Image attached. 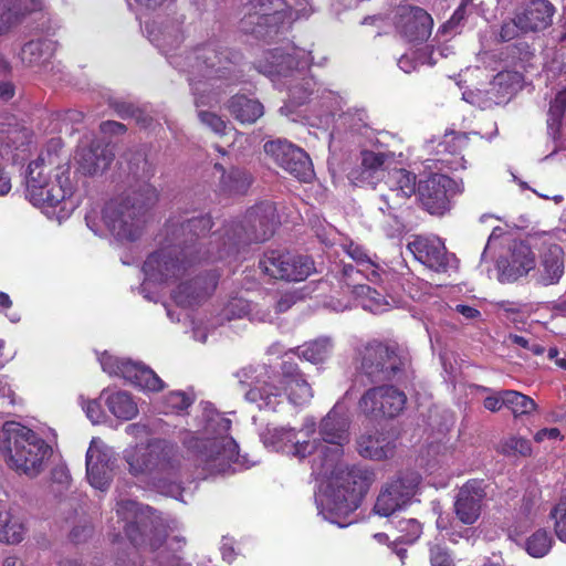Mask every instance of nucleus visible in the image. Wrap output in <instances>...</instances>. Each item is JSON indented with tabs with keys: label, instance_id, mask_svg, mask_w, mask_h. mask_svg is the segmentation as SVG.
Listing matches in <instances>:
<instances>
[{
	"label": "nucleus",
	"instance_id": "a18cd8bd",
	"mask_svg": "<svg viewBox=\"0 0 566 566\" xmlns=\"http://www.w3.org/2000/svg\"><path fill=\"white\" fill-rule=\"evenodd\" d=\"M552 546V537L544 530L533 533L526 541V551L533 557L545 556Z\"/></svg>",
	"mask_w": 566,
	"mask_h": 566
},
{
	"label": "nucleus",
	"instance_id": "412c9836",
	"mask_svg": "<svg viewBox=\"0 0 566 566\" xmlns=\"http://www.w3.org/2000/svg\"><path fill=\"white\" fill-rule=\"evenodd\" d=\"M101 364L104 371L109 375L120 376L136 387L150 391H160L164 389V381L147 366L109 355H104L101 359Z\"/></svg>",
	"mask_w": 566,
	"mask_h": 566
},
{
	"label": "nucleus",
	"instance_id": "423d86ee",
	"mask_svg": "<svg viewBox=\"0 0 566 566\" xmlns=\"http://www.w3.org/2000/svg\"><path fill=\"white\" fill-rule=\"evenodd\" d=\"M207 429L218 432L216 437H188L184 444L192 453L195 461L208 474L226 473L239 457V446L229 434L231 420L218 416L208 421Z\"/></svg>",
	"mask_w": 566,
	"mask_h": 566
},
{
	"label": "nucleus",
	"instance_id": "4c0bfd02",
	"mask_svg": "<svg viewBox=\"0 0 566 566\" xmlns=\"http://www.w3.org/2000/svg\"><path fill=\"white\" fill-rule=\"evenodd\" d=\"M542 280L545 285L555 284L564 273L563 250L558 245L551 247L543 255Z\"/></svg>",
	"mask_w": 566,
	"mask_h": 566
},
{
	"label": "nucleus",
	"instance_id": "473e14b6",
	"mask_svg": "<svg viewBox=\"0 0 566 566\" xmlns=\"http://www.w3.org/2000/svg\"><path fill=\"white\" fill-rule=\"evenodd\" d=\"M186 538L181 536L167 535L163 546L155 551V559L159 566H190L186 560Z\"/></svg>",
	"mask_w": 566,
	"mask_h": 566
},
{
	"label": "nucleus",
	"instance_id": "c03bdc74",
	"mask_svg": "<svg viewBox=\"0 0 566 566\" xmlns=\"http://www.w3.org/2000/svg\"><path fill=\"white\" fill-rule=\"evenodd\" d=\"M564 117L566 118V90L558 92L549 103L547 113L548 128L554 133L558 132Z\"/></svg>",
	"mask_w": 566,
	"mask_h": 566
},
{
	"label": "nucleus",
	"instance_id": "864d4df0",
	"mask_svg": "<svg viewBox=\"0 0 566 566\" xmlns=\"http://www.w3.org/2000/svg\"><path fill=\"white\" fill-rule=\"evenodd\" d=\"M431 566H455L449 548L441 544L431 545L429 548Z\"/></svg>",
	"mask_w": 566,
	"mask_h": 566
},
{
	"label": "nucleus",
	"instance_id": "6e6d98bb",
	"mask_svg": "<svg viewBox=\"0 0 566 566\" xmlns=\"http://www.w3.org/2000/svg\"><path fill=\"white\" fill-rule=\"evenodd\" d=\"M272 438L274 443L279 444L281 448L286 447L287 443L291 446L296 441V431L293 428H276L272 433Z\"/></svg>",
	"mask_w": 566,
	"mask_h": 566
},
{
	"label": "nucleus",
	"instance_id": "13d9d810",
	"mask_svg": "<svg viewBox=\"0 0 566 566\" xmlns=\"http://www.w3.org/2000/svg\"><path fill=\"white\" fill-rule=\"evenodd\" d=\"M510 340L524 348V349H527L530 350L533 355L535 356H539V355H543L545 353V348L544 346H542L541 344L538 343H532L530 342V339H527L526 337L524 336H521V335H516V334H511L509 336Z\"/></svg>",
	"mask_w": 566,
	"mask_h": 566
},
{
	"label": "nucleus",
	"instance_id": "bf43d9fd",
	"mask_svg": "<svg viewBox=\"0 0 566 566\" xmlns=\"http://www.w3.org/2000/svg\"><path fill=\"white\" fill-rule=\"evenodd\" d=\"M168 403L177 410H186L192 405V399L184 391H172L169 394Z\"/></svg>",
	"mask_w": 566,
	"mask_h": 566
},
{
	"label": "nucleus",
	"instance_id": "c756f323",
	"mask_svg": "<svg viewBox=\"0 0 566 566\" xmlns=\"http://www.w3.org/2000/svg\"><path fill=\"white\" fill-rule=\"evenodd\" d=\"M535 266V258L531 249L521 244L512 251L507 264L500 273L501 282H514L527 274Z\"/></svg>",
	"mask_w": 566,
	"mask_h": 566
},
{
	"label": "nucleus",
	"instance_id": "ea45409f",
	"mask_svg": "<svg viewBox=\"0 0 566 566\" xmlns=\"http://www.w3.org/2000/svg\"><path fill=\"white\" fill-rule=\"evenodd\" d=\"M354 293L361 298L363 308L374 314L381 313L388 305L385 297L367 284L357 283Z\"/></svg>",
	"mask_w": 566,
	"mask_h": 566
},
{
	"label": "nucleus",
	"instance_id": "2f4dec72",
	"mask_svg": "<svg viewBox=\"0 0 566 566\" xmlns=\"http://www.w3.org/2000/svg\"><path fill=\"white\" fill-rule=\"evenodd\" d=\"M227 109L241 124H254L264 113L263 105L254 98L237 94L227 102Z\"/></svg>",
	"mask_w": 566,
	"mask_h": 566
},
{
	"label": "nucleus",
	"instance_id": "8fccbe9b",
	"mask_svg": "<svg viewBox=\"0 0 566 566\" xmlns=\"http://www.w3.org/2000/svg\"><path fill=\"white\" fill-rule=\"evenodd\" d=\"M198 118L203 125L209 127L214 134L219 136H224L227 135L228 129H233L229 126L228 122L212 112L200 111L198 112Z\"/></svg>",
	"mask_w": 566,
	"mask_h": 566
},
{
	"label": "nucleus",
	"instance_id": "58836bf2",
	"mask_svg": "<svg viewBox=\"0 0 566 566\" xmlns=\"http://www.w3.org/2000/svg\"><path fill=\"white\" fill-rule=\"evenodd\" d=\"M108 410L118 419L130 420L137 412V406L132 396L125 391H117L106 399Z\"/></svg>",
	"mask_w": 566,
	"mask_h": 566
},
{
	"label": "nucleus",
	"instance_id": "b1692460",
	"mask_svg": "<svg viewBox=\"0 0 566 566\" xmlns=\"http://www.w3.org/2000/svg\"><path fill=\"white\" fill-rule=\"evenodd\" d=\"M319 434L322 439L333 448H325V455L331 462L337 461L343 454V446L348 441L347 420L334 411H329L319 424Z\"/></svg>",
	"mask_w": 566,
	"mask_h": 566
},
{
	"label": "nucleus",
	"instance_id": "7ed1b4c3",
	"mask_svg": "<svg viewBox=\"0 0 566 566\" xmlns=\"http://www.w3.org/2000/svg\"><path fill=\"white\" fill-rule=\"evenodd\" d=\"M280 223L276 208L271 201H262L249 208L240 221H230L210 235L209 244L216 245L217 258L235 255L240 247L270 240Z\"/></svg>",
	"mask_w": 566,
	"mask_h": 566
},
{
	"label": "nucleus",
	"instance_id": "6e6552de",
	"mask_svg": "<svg viewBox=\"0 0 566 566\" xmlns=\"http://www.w3.org/2000/svg\"><path fill=\"white\" fill-rule=\"evenodd\" d=\"M280 386L266 380L256 382L245 392V399L255 403L260 410L275 411L282 402L283 392L290 402L302 406L312 398V389L296 363L284 360L281 364Z\"/></svg>",
	"mask_w": 566,
	"mask_h": 566
},
{
	"label": "nucleus",
	"instance_id": "9d476101",
	"mask_svg": "<svg viewBox=\"0 0 566 566\" xmlns=\"http://www.w3.org/2000/svg\"><path fill=\"white\" fill-rule=\"evenodd\" d=\"M294 20L293 7L286 0H249L240 23L245 35H276Z\"/></svg>",
	"mask_w": 566,
	"mask_h": 566
},
{
	"label": "nucleus",
	"instance_id": "f03ea898",
	"mask_svg": "<svg viewBox=\"0 0 566 566\" xmlns=\"http://www.w3.org/2000/svg\"><path fill=\"white\" fill-rule=\"evenodd\" d=\"M71 159L62 139H51L40 156L28 166L27 197L35 207L55 208L71 213L74 185L71 180Z\"/></svg>",
	"mask_w": 566,
	"mask_h": 566
},
{
	"label": "nucleus",
	"instance_id": "338daca9",
	"mask_svg": "<svg viewBox=\"0 0 566 566\" xmlns=\"http://www.w3.org/2000/svg\"><path fill=\"white\" fill-rule=\"evenodd\" d=\"M99 129L103 134L120 135L126 132V126L115 120H105L101 123Z\"/></svg>",
	"mask_w": 566,
	"mask_h": 566
},
{
	"label": "nucleus",
	"instance_id": "ddd939ff",
	"mask_svg": "<svg viewBox=\"0 0 566 566\" xmlns=\"http://www.w3.org/2000/svg\"><path fill=\"white\" fill-rule=\"evenodd\" d=\"M258 266L269 279L284 282H302L315 272V263L311 256L282 249L264 251Z\"/></svg>",
	"mask_w": 566,
	"mask_h": 566
},
{
	"label": "nucleus",
	"instance_id": "49530a36",
	"mask_svg": "<svg viewBox=\"0 0 566 566\" xmlns=\"http://www.w3.org/2000/svg\"><path fill=\"white\" fill-rule=\"evenodd\" d=\"M14 145L8 133L0 132V196H6L11 190V179L8 172L4 170L2 159L8 155Z\"/></svg>",
	"mask_w": 566,
	"mask_h": 566
},
{
	"label": "nucleus",
	"instance_id": "cd10ccee",
	"mask_svg": "<svg viewBox=\"0 0 566 566\" xmlns=\"http://www.w3.org/2000/svg\"><path fill=\"white\" fill-rule=\"evenodd\" d=\"M114 160V154L106 146L82 148L77 154V170L85 176H93L106 170Z\"/></svg>",
	"mask_w": 566,
	"mask_h": 566
},
{
	"label": "nucleus",
	"instance_id": "5701e85b",
	"mask_svg": "<svg viewBox=\"0 0 566 566\" xmlns=\"http://www.w3.org/2000/svg\"><path fill=\"white\" fill-rule=\"evenodd\" d=\"M219 273L208 271L180 283L172 292L175 303L182 307H192L212 295L219 282Z\"/></svg>",
	"mask_w": 566,
	"mask_h": 566
},
{
	"label": "nucleus",
	"instance_id": "37998d69",
	"mask_svg": "<svg viewBox=\"0 0 566 566\" xmlns=\"http://www.w3.org/2000/svg\"><path fill=\"white\" fill-rule=\"evenodd\" d=\"M433 161L439 170L458 171L467 168L464 155L460 153H450L449 150L436 148Z\"/></svg>",
	"mask_w": 566,
	"mask_h": 566
},
{
	"label": "nucleus",
	"instance_id": "39448f33",
	"mask_svg": "<svg viewBox=\"0 0 566 566\" xmlns=\"http://www.w3.org/2000/svg\"><path fill=\"white\" fill-rule=\"evenodd\" d=\"M0 452L10 469L34 478L43 471L44 460L52 449L32 429L6 421L0 430Z\"/></svg>",
	"mask_w": 566,
	"mask_h": 566
},
{
	"label": "nucleus",
	"instance_id": "de8ad7c7",
	"mask_svg": "<svg viewBox=\"0 0 566 566\" xmlns=\"http://www.w3.org/2000/svg\"><path fill=\"white\" fill-rule=\"evenodd\" d=\"M329 348L331 344L328 339H316L305 345L301 355L305 360L318 364L328 357Z\"/></svg>",
	"mask_w": 566,
	"mask_h": 566
},
{
	"label": "nucleus",
	"instance_id": "dca6fc26",
	"mask_svg": "<svg viewBox=\"0 0 566 566\" xmlns=\"http://www.w3.org/2000/svg\"><path fill=\"white\" fill-rule=\"evenodd\" d=\"M419 483L418 473H407L388 481L377 496L374 512L379 516H391L410 503Z\"/></svg>",
	"mask_w": 566,
	"mask_h": 566
},
{
	"label": "nucleus",
	"instance_id": "e433bc0d",
	"mask_svg": "<svg viewBox=\"0 0 566 566\" xmlns=\"http://www.w3.org/2000/svg\"><path fill=\"white\" fill-rule=\"evenodd\" d=\"M21 0H0V35L9 31L10 27L18 23L25 13L38 8L32 0L31 7L20 4Z\"/></svg>",
	"mask_w": 566,
	"mask_h": 566
},
{
	"label": "nucleus",
	"instance_id": "bb28decb",
	"mask_svg": "<svg viewBox=\"0 0 566 566\" xmlns=\"http://www.w3.org/2000/svg\"><path fill=\"white\" fill-rule=\"evenodd\" d=\"M105 452L92 444L86 451V476L90 484L101 491L109 488L112 482V469Z\"/></svg>",
	"mask_w": 566,
	"mask_h": 566
},
{
	"label": "nucleus",
	"instance_id": "09e8293b",
	"mask_svg": "<svg viewBox=\"0 0 566 566\" xmlns=\"http://www.w3.org/2000/svg\"><path fill=\"white\" fill-rule=\"evenodd\" d=\"M469 146V135L465 133H449L446 134L442 140L438 144L437 149L449 150L450 153L463 151Z\"/></svg>",
	"mask_w": 566,
	"mask_h": 566
},
{
	"label": "nucleus",
	"instance_id": "f8f14e48",
	"mask_svg": "<svg viewBox=\"0 0 566 566\" xmlns=\"http://www.w3.org/2000/svg\"><path fill=\"white\" fill-rule=\"evenodd\" d=\"M129 472L133 475L150 474L153 472L169 473L179 467L177 443L154 438L146 447H136L125 454Z\"/></svg>",
	"mask_w": 566,
	"mask_h": 566
},
{
	"label": "nucleus",
	"instance_id": "79ce46f5",
	"mask_svg": "<svg viewBox=\"0 0 566 566\" xmlns=\"http://www.w3.org/2000/svg\"><path fill=\"white\" fill-rule=\"evenodd\" d=\"M392 523L399 533L395 543L410 545L416 543L422 534V524L416 518H399Z\"/></svg>",
	"mask_w": 566,
	"mask_h": 566
},
{
	"label": "nucleus",
	"instance_id": "6ab92c4d",
	"mask_svg": "<svg viewBox=\"0 0 566 566\" xmlns=\"http://www.w3.org/2000/svg\"><path fill=\"white\" fill-rule=\"evenodd\" d=\"M266 154L290 175L302 182H308L314 177V169L310 156L300 147L287 142H268L264 145Z\"/></svg>",
	"mask_w": 566,
	"mask_h": 566
},
{
	"label": "nucleus",
	"instance_id": "a19ab883",
	"mask_svg": "<svg viewBox=\"0 0 566 566\" xmlns=\"http://www.w3.org/2000/svg\"><path fill=\"white\" fill-rule=\"evenodd\" d=\"M504 406L512 411L514 417L531 415L537 408L531 397L516 390H504Z\"/></svg>",
	"mask_w": 566,
	"mask_h": 566
},
{
	"label": "nucleus",
	"instance_id": "603ef678",
	"mask_svg": "<svg viewBox=\"0 0 566 566\" xmlns=\"http://www.w3.org/2000/svg\"><path fill=\"white\" fill-rule=\"evenodd\" d=\"M552 518L555 521V533L557 537L566 542V495L562 496L558 503L551 512Z\"/></svg>",
	"mask_w": 566,
	"mask_h": 566
},
{
	"label": "nucleus",
	"instance_id": "4468645a",
	"mask_svg": "<svg viewBox=\"0 0 566 566\" xmlns=\"http://www.w3.org/2000/svg\"><path fill=\"white\" fill-rule=\"evenodd\" d=\"M556 13L549 0H530L521 11L502 23L500 35H518V33H539L553 25Z\"/></svg>",
	"mask_w": 566,
	"mask_h": 566
},
{
	"label": "nucleus",
	"instance_id": "e2e57ef3",
	"mask_svg": "<svg viewBox=\"0 0 566 566\" xmlns=\"http://www.w3.org/2000/svg\"><path fill=\"white\" fill-rule=\"evenodd\" d=\"M342 273L344 279L346 280L347 285H356L359 283V277H363L364 274L361 270L356 269L352 264H344L342 269Z\"/></svg>",
	"mask_w": 566,
	"mask_h": 566
},
{
	"label": "nucleus",
	"instance_id": "a211bd4d",
	"mask_svg": "<svg viewBox=\"0 0 566 566\" xmlns=\"http://www.w3.org/2000/svg\"><path fill=\"white\" fill-rule=\"evenodd\" d=\"M407 248L416 260L437 273L458 269L459 260L455 254L448 252L440 238L418 235Z\"/></svg>",
	"mask_w": 566,
	"mask_h": 566
},
{
	"label": "nucleus",
	"instance_id": "774afa93",
	"mask_svg": "<svg viewBox=\"0 0 566 566\" xmlns=\"http://www.w3.org/2000/svg\"><path fill=\"white\" fill-rule=\"evenodd\" d=\"M483 406L492 412L499 411L504 406V390L500 391L496 396H488L483 401Z\"/></svg>",
	"mask_w": 566,
	"mask_h": 566
},
{
	"label": "nucleus",
	"instance_id": "680f3d73",
	"mask_svg": "<svg viewBox=\"0 0 566 566\" xmlns=\"http://www.w3.org/2000/svg\"><path fill=\"white\" fill-rule=\"evenodd\" d=\"M297 295L294 292H286L280 296L275 305L276 313H284L289 311L297 301Z\"/></svg>",
	"mask_w": 566,
	"mask_h": 566
},
{
	"label": "nucleus",
	"instance_id": "5fc2aeb1",
	"mask_svg": "<svg viewBox=\"0 0 566 566\" xmlns=\"http://www.w3.org/2000/svg\"><path fill=\"white\" fill-rule=\"evenodd\" d=\"M387 159L384 153H375L371 150L361 151V166L366 170H377L381 168Z\"/></svg>",
	"mask_w": 566,
	"mask_h": 566
},
{
	"label": "nucleus",
	"instance_id": "f3484780",
	"mask_svg": "<svg viewBox=\"0 0 566 566\" xmlns=\"http://www.w3.org/2000/svg\"><path fill=\"white\" fill-rule=\"evenodd\" d=\"M406 403V394L386 382L367 389L358 401V406L365 415L390 419L399 416Z\"/></svg>",
	"mask_w": 566,
	"mask_h": 566
},
{
	"label": "nucleus",
	"instance_id": "20e7f679",
	"mask_svg": "<svg viewBox=\"0 0 566 566\" xmlns=\"http://www.w3.org/2000/svg\"><path fill=\"white\" fill-rule=\"evenodd\" d=\"M159 199L158 190L144 182L111 199L103 209V221L119 241H136L144 231L146 214Z\"/></svg>",
	"mask_w": 566,
	"mask_h": 566
},
{
	"label": "nucleus",
	"instance_id": "a878e982",
	"mask_svg": "<svg viewBox=\"0 0 566 566\" xmlns=\"http://www.w3.org/2000/svg\"><path fill=\"white\" fill-rule=\"evenodd\" d=\"M396 436L392 432H379L363 434L358 441V452L370 460H385L391 458L396 450Z\"/></svg>",
	"mask_w": 566,
	"mask_h": 566
},
{
	"label": "nucleus",
	"instance_id": "f704fd0d",
	"mask_svg": "<svg viewBox=\"0 0 566 566\" xmlns=\"http://www.w3.org/2000/svg\"><path fill=\"white\" fill-rule=\"evenodd\" d=\"M430 38H409L410 50L412 51V57L408 54H403L399 61L398 65L406 73H410L411 70L416 69V65L412 64V59L420 64H432L434 63L432 59L433 54V44L429 43Z\"/></svg>",
	"mask_w": 566,
	"mask_h": 566
},
{
	"label": "nucleus",
	"instance_id": "72a5a7b5",
	"mask_svg": "<svg viewBox=\"0 0 566 566\" xmlns=\"http://www.w3.org/2000/svg\"><path fill=\"white\" fill-rule=\"evenodd\" d=\"M52 55L53 46L49 38L31 39L20 51L21 61L27 66L42 65L46 63Z\"/></svg>",
	"mask_w": 566,
	"mask_h": 566
},
{
	"label": "nucleus",
	"instance_id": "aec40b11",
	"mask_svg": "<svg viewBox=\"0 0 566 566\" xmlns=\"http://www.w3.org/2000/svg\"><path fill=\"white\" fill-rule=\"evenodd\" d=\"M386 185L388 191L380 196L384 206L379 209L395 220H398V211L407 200L418 191L417 176L403 168H395L388 172Z\"/></svg>",
	"mask_w": 566,
	"mask_h": 566
},
{
	"label": "nucleus",
	"instance_id": "7c9ffc66",
	"mask_svg": "<svg viewBox=\"0 0 566 566\" xmlns=\"http://www.w3.org/2000/svg\"><path fill=\"white\" fill-rule=\"evenodd\" d=\"M27 534L24 520L6 505H0V543L20 544Z\"/></svg>",
	"mask_w": 566,
	"mask_h": 566
},
{
	"label": "nucleus",
	"instance_id": "4d7b16f0",
	"mask_svg": "<svg viewBox=\"0 0 566 566\" xmlns=\"http://www.w3.org/2000/svg\"><path fill=\"white\" fill-rule=\"evenodd\" d=\"M345 251L358 265H373L370 258L363 247L350 242L346 245Z\"/></svg>",
	"mask_w": 566,
	"mask_h": 566
},
{
	"label": "nucleus",
	"instance_id": "4be33fe9",
	"mask_svg": "<svg viewBox=\"0 0 566 566\" xmlns=\"http://www.w3.org/2000/svg\"><path fill=\"white\" fill-rule=\"evenodd\" d=\"M483 479H470L459 490L453 503L455 517L464 525H473L481 516L488 496Z\"/></svg>",
	"mask_w": 566,
	"mask_h": 566
},
{
	"label": "nucleus",
	"instance_id": "69168bd1",
	"mask_svg": "<svg viewBox=\"0 0 566 566\" xmlns=\"http://www.w3.org/2000/svg\"><path fill=\"white\" fill-rule=\"evenodd\" d=\"M115 112L118 114L122 118H128L134 117L137 120H139L140 111L135 108L132 104L127 103H117L115 105Z\"/></svg>",
	"mask_w": 566,
	"mask_h": 566
},
{
	"label": "nucleus",
	"instance_id": "9b49d317",
	"mask_svg": "<svg viewBox=\"0 0 566 566\" xmlns=\"http://www.w3.org/2000/svg\"><path fill=\"white\" fill-rule=\"evenodd\" d=\"M122 511L134 512V520L127 522L123 528L134 547L155 552L163 546L169 526L157 510L150 506L137 510L136 502L122 501L117 504V514Z\"/></svg>",
	"mask_w": 566,
	"mask_h": 566
},
{
	"label": "nucleus",
	"instance_id": "0e129e2a",
	"mask_svg": "<svg viewBox=\"0 0 566 566\" xmlns=\"http://www.w3.org/2000/svg\"><path fill=\"white\" fill-rule=\"evenodd\" d=\"M84 410H85L87 418L93 423H98L101 421V419L103 417V411H102V407H101L99 402H97L96 400H90L86 402Z\"/></svg>",
	"mask_w": 566,
	"mask_h": 566
},
{
	"label": "nucleus",
	"instance_id": "3c124183",
	"mask_svg": "<svg viewBox=\"0 0 566 566\" xmlns=\"http://www.w3.org/2000/svg\"><path fill=\"white\" fill-rule=\"evenodd\" d=\"M469 0H462L454 10L449 20H447L439 29L442 33L457 32L458 28L463 25L468 15Z\"/></svg>",
	"mask_w": 566,
	"mask_h": 566
},
{
	"label": "nucleus",
	"instance_id": "c85d7f7f",
	"mask_svg": "<svg viewBox=\"0 0 566 566\" xmlns=\"http://www.w3.org/2000/svg\"><path fill=\"white\" fill-rule=\"evenodd\" d=\"M214 169L221 172L219 189L224 195H245L253 182L251 174L243 168L231 167L226 170L221 164L217 163Z\"/></svg>",
	"mask_w": 566,
	"mask_h": 566
},
{
	"label": "nucleus",
	"instance_id": "052dcab7",
	"mask_svg": "<svg viewBox=\"0 0 566 566\" xmlns=\"http://www.w3.org/2000/svg\"><path fill=\"white\" fill-rule=\"evenodd\" d=\"M315 449V444L310 441L300 442L297 439L290 446V452L297 457L298 459H304L307 455H311Z\"/></svg>",
	"mask_w": 566,
	"mask_h": 566
},
{
	"label": "nucleus",
	"instance_id": "0eeeda50",
	"mask_svg": "<svg viewBox=\"0 0 566 566\" xmlns=\"http://www.w3.org/2000/svg\"><path fill=\"white\" fill-rule=\"evenodd\" d=\"M374 472L367 468L353 465L333 471L325 510L329 518L340 524L355 512L374 481Z\"/></svg>",
	"mask_w": 566,
	"mask_h": 566
},
{
	"label": "nucleus",
	"instance_id": "c9c22d12",
	"mask_svg": "<svg viewBox=\"0 0 566 566\" xmlns=\"http://www.w3.org/2000/svg\"><path fill=\"white\" fill-rule=\"evenodd\" d=\"M222 57L223 52H218L217 45L213 42H207L196 48L186 59L189 61L192 69L202 72L203 70L213 69L221 64Z\"/></svg>",
	"mask_w": 566,
	"mask_h": 566
},
{
	"label": "nucleus",
	"instance_id": "f257e3e1",
	"mask_svg": "<svg viewBox=\"0 0 566 566\" xmlns=\"http://www.w3.org/2000/svg\"><path fill=\"white\" fill-rule=\"evenodd\" d=\"M209 214L171 217L164 227L160 248L150 253L143 272L156 283L175 282L202 260H220L216 245L202 243L212 228Z\"/></svg>",
	"mask_w": 566,
	"mask_h": 566
},
{
	"label": "nucleus",
	"instance_id": "393cba45",
	"mask_svg": "<svg viewBox=\"0 0 566 566\" xmlns=\"http://www.w3.org/2000/svg\"><path fill=\"white\" fill-rule=\"evenodd\" d=\"M397 27L403 35H431L433 19L424 9L417 6H401L397 13Z\"/></svg>",
	"mask_w": 566,
	"mask_h": 566
},
{
	"label": "nucleus",
	"instance_id": "1a4fd4ad",
	"mask_svg": "<svg viewBox=\"0 0 566 566\" xmlns=\"http://www.w3.org/2000/svg\"><path fill=\"white\" fill-rule=\"evenodd\" d=\"M354 365L369 384H384L401 379L406 359L396 344L371 339L356 347Z\"/></svg>",
	"mask_w": 566,
	"mask_h": 566
},
{
	"label": "nucleus",
	"instance_id": "2eb2a0df",
	"mask_svg": "<svg viewBox=\"0 0 566 566\" xmlns=\"http://www.w3.org/2000/svg\"><path fill=\"white\" fill-rule=\"evenodd\" d=\"M462 192L461 184L444 174H431L418 182V198L432 216H443L451 209V200Z\"/></svg>",
	"mask_w": 566,
	"mask_h": 566
}]
</instances>
